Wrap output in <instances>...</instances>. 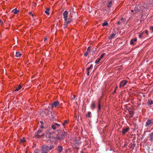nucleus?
Segmentation results:
<instances>
[{"mask_svg": "<svg viewBox=\"0 0 153 153\" xmlns=\"http://www.w3.org/2000/svg\"><path fill=\"white\" fill-rule=\"evenodd\" d=\"M29 14L31 15L32 16H33V14H32L31 12H29Z\"/></svg>", "mask_w": 153, "mask_h": 153, "instance_id": "38", "label": "nucleus"}, {"mask_svg": "<svg viewBox=\"0 0 153 153\" xmlns=\"http://www.w3.org/2000/svg\"><path fill=\"white\" fill-rule=\"evenodd\" d=\"M140 9H134V10L136 11V13L140 12V11H143V10L144 9V7L142 6H141L140 7Z\"/></svg>", "mask_w": 153, "mask_h": 153, "instance_id": "8", "label": "nucleus"}, {"mask_svg": "<svg viewBox=\"0 0 153 153\" xmlns=\"http://www.w3.org/2000/svg\"><path fill=\"white\" fill-rule=\"evenodd\" d=\"M117 87H117V85H116V87H115V90H116L117 89Z\"/></svg>", "mask_w": 153, "mask_h": 153, "instance_id": "40", "label": "nucleus"}, {"mask_svg": "<svg viewBox=\"0 0 153 153\" xmlns=\"http://www.w3.org/2000/svg\"><path fill=\"white\" fill-rule=\"evenodd\" d=\"M147 103L148 105H150L152 104L153 101L152 100H149L148 101Z\"/></svg>", "mask_w": 153, "mask_h": 153, "instance_id": "22", "label": "nucleus"}, {"mask_svg": "<svg viewBox=\"0 0 153 153\" xmlns=\"http://www.w3.org/2000/svg\"><path fill=\"white\" fill-rule=\"evenodd\" d=\"M25 141V138H23L21 139L20 140V143H24Z\"/></svg>", "mask_w": 153, "mask_h": 153, "instance_id": "26", "label": "nucleus"}, {"mask_svg": "<svg viewBox=\"0 0 153 153\" xmlns=\"http://www.w3.org/2000/svg\"><path fill=\"white\" fill-rule=\"evenodd\" d=\"M42 131L41 130H39L36 133H35V137L36 138H39L41 137L44 136L43 134H42Z\"/></svg>", "mask_w": 153, "mask_h": 153, "instance_id": "3", "label": "nucleus"}, {"mask_svg": "<svg viewBox=\"0 0 153 153\" xmlns=\"http://www.w3.org/2000/svg\"><path fill=\"white\" fill-rule=\"evenodd\" d=\"M62 146H58V148L57 149V150L59 152H60L62 151Z\"/></svg>", "mask_w": 153, "mask_h": 153, "instance_id": "17", "label": "nucleus"}, {"mask_svg": "<svg viewBox=\"0 0 153 153\" xmlns=\"http://www.w3.org/2000/svg\"><path fill=\"white\" fill-rule=\"evenodd\" d=\"M152 120H148L146 123V126H149L152 124Z\"/></svg>", "mask_w": 153, "mask_h": 153, "instance_id": "16", "label": "nucleus"}, {"mask_svg": "<svg viewBox=\"0 0 153 153\" xmlns=\"http://www.w3.org/2000/svg\"><path fill=\"white\" fill-rule=\"evenodd\" d=\"M46 137L50 138H51L52 137V134L48 131H46Z\"/></svg>", "mask_w": 153, "mask_h": 153, "instance_id": "10", "label": "nucleus"}, {"mask_svg": "<svg viewBox=\"0 0 153 153\" xmlns=\"http://www.w3.org/2000/svg\"><path fill=\"white\" fill-rule=\"evenodd\" d=\"M112 2L111 1H110L108 5V7L110 8L111 7V4H112Z\"/></svg>", "mask_w": 153, "mask_h": 153, "instance_id": "32", "label": "nucleus"}, {"mask_svg": "<svg viewBox=\"0 0 153 153\" xmlns=\"http://www.w3.org/2000/svg\"><path fill=\"white\" fill-rule=\"evenodd\" d=\"M130 130V128L129 127L127 126L126 127H124L122 129V134L124 135L127 132L129 131Z\"/></svg>", "mask_w": 153, "mask_h": 153, "instance_id": "5", "label": "nucleus"}, {"mask_svg": "<svg viewBox=\"0 0 153 153\" xmlns=\"http://www.w3.org/2000/svg\"><path fill=\"white\" fill-rule=\"evenodd\" d=\"M12 12L15 14H16L19 12V11L16 9V8H15L12 11Z\"/></svg>", "mask_w": 153, "mask_h": 153, "instance_id": "14", "label": "nucleus"}, {"mask_svg": "<svg viewBox=\"0 0 153 153\" xmlns=\"http://www.w3.org/2000/svg\"><path fill=\"white\" fill-rule=\"evenodd\" d=\"M95 107V104L94 102H93L91 105V108L92 109H94Z\"/></svg>", "mask_w": 153, "mask_h": 153, "instance_id": "21", "label": "nucleus"}, {"mask_svg": "<svg viewBox=\"0 0 153 153\" xmlns=\"http://www.w3.org/2000/svg\"><path fill=\"white\" fill-rule=\"evenodd\" d=\"M101 60V59H100V58H97L96 60L95 63L96 64H98Z\"/></svg>", "mask_w": 153, "mask_h": 153, "instance_id": "24", "label": "nucleus"}, {"mask_svg": "<svg viewBox=\"0 0 153 153\" xmlns=\"http://www.w3.org/2000/svg\"><path fill=\"white\" fill-rule=\"evenodd\" d=\"M137 39L136 38H134V39H131L130 42V44L131 45H133L134 44V42L137 41Z\"/></svg>", "mask_w": 153, "mask_h": 153, "instance_id": "15", "label": "nucleus"}, {"mask_svg": "<svg viewBox=\"0 0 153 153\" xmlns=\"http://www.w3.org/2000/svg\"><path fill=\"white\" fill-rule=\"evenodd\" d=\"M57 127L56 125H55V124L54 125H52V128L53 130H55L57 128Z\"/></svg>", "mask_w": 153, "mask_h": 153, "instance_id": "30", "label": "nucleus"}, {"mask_svg": "<svg viewBox=\"0 0 153 153\" xmlns=\"http://www.w3.org/2000/svg\"><path fill=\"white\" fill-rule=\"evenodd\" d=\"M144 32H145V33L147 34V35H148V32L147 31V30H145V31H144Z\"/></svg>", "mask_w": 153, "mask_h": 153, "instance_id": "36", "label": "nucleus"}, {"mask_svg": "<svg viewBox=\"0 0 153 153\" xmlns=\"http://www.w3.org/2000/svg\"><path fill=\"white\" fill-rule=\"evenodd\" d=\"M63 18L64 19L65 22L64 23V28H66L68 27V25L72 21V20L71 18V16H68V12L67 11H65L63 14Z\"/></svg>", "mask_w": 153, "mask_h": 153, "instance_id": "1", "label": "nucleus"}, {"mask_svg": "<svg viewBox=\"0 0 153 153\" xmlns=\"http://www.w3.org/2000/svg\"><path fill=\"white\" fill-rule=\"evenodd\" d=\"M131 12H134V10H131Z\"/></svg>", "mask_w": 153, "mask_h": 153, "instance_id": "43", "label": "nucleus"}, {"mask_svg": "<svg viewBox=\"0 0 153 153\" xmlns=\"http://www.w3.org/2000/svg\"><path fill=\"white\" fill-rule=\"evenodd\" d=\"M21 55V53L19 52H17L16 53L15 56L16 57H20Z\"/></svg>", "mask_w": 153, "mask_h": 153, "instance_id": "18", "label": "nucleus"}, {"mask_svg": "<svg viewBox=\"0 0 153 153\" xmlns=\"http://www.w3.org/2000/svg\"><path fill=\"white\" fill-rule=\"evenodd\" d=\"M91 49V48L90 47H88L87 51L85 52L84 53V56H87L88 53V52L90 51Z\"/></svg>", "mask_w": 153, "mask_h": 153, "instance_id": "12", "label": "nucleus"}, {"mask_svg": "<svg viewBox=\"0 0 153 153\" xmlns=\"http://www.w3.org/2000/svg\"><path fill=\"white\" fill-rule=\"evenodd\" d=\"M50 10V9L49 8H47L46 10L45 11V13L47 14V15H49L50 13L49 12V11Z\"/></svg>", "mask_w": 153, "mask_h": 153, "instance_id": "19", "label": "nucleus"}, {"mask_svg": "<svg viewBox=\"0 0 153 153\" xmlns=\"http://www.w3.org/2000/svg\"><path fill=\"white\" fill-rule=\"evenodd\" d=\"M128 82V81L126 80H122L120 83L119 84V87L121 88L124 86Z\"/></svg>", "mask_w": 153, "mask_h": 153, "instance_id": "4", "label": "nucleus"}, {"mask_svg": "<svg viewBox=\"0 0 153 153\" xmlns=\"http://www.w3.org/2000/svg\"><path fill=\"white\" fill-rule=\"evenodd\" d=\"M100 109H101V105H100V101H99L98 102V109L99 110H100Z\"/></svg>", "mask_w": 153, "mask_h": 153, "instance_id": "33", "label": "nucleus"}, {"mask_svg": "<svg viewBox=\"0 0 153 153\" xmlns=\"http://www.w3.org/2000/svg\"><path fill=\"white\" fill-rule=\"evenodd\" d=\"M105 55V54L104 53H102L100 55V58L101 59H102L104 57Z\"/></svg>", "mask_w": 153, "mask_h": 153, "instance_id": "34", "label": "nucleus"}, {"mask_svg": "<svg viewBox=\"0 0 153 153\" xmlns=\"http://www.w3.org/2000/svg\"><path fill=\"white\" fill-rule=\"evenodd\" d=\"M120 21H118L117 22V24L120 25Z\"/></svg>", "mask_w": 153, "mask_h": 153, "instance_id": "41", "label": "nucleus"}, {"mask_svg": "<svg viewBox=\"0 0 153 153\" xmlns=\"http://www.w3.org/2000/svg\"><path fill=\"white\" fill-rule=\"evenodd\" d=\"M55 125H56V126L58 127L57 128H58L60 126V125L59 124H58L57 123H55Z\"/></svg>", "mask_w": 153, "mask_h": 153, "instance_id": "35", "label": "nucleus"}, {"mask_svg": "<svg viewBox=\"0 0 153 153\" xmlns=\"http://www.w3.org/2000/svg\"><path fill=\"white\" fill-rule=\"evenodd\" d=\"M47 38L46 37H45L44 39V41L46 42V40H47Z\"/></svg>", "mask_w": 153, "mask_h": 153, "instance_id": "37", "label": "nucleus"}, {"mask_svg": "<svg viewBox=\"0 0 153 153\" xmlns=\"http://www.w3.org/2000/svg\"><path fill=\"white\" fill-rule=\"evenodd\" d=\"M153 133H151V134L152 135L153 134Z\"/></svg>", "mask_w": 153, "mask_h": 153, "instance_id": "44", "label": "nucleus"}, {"mask_svg": "<svg viewBox=\"0 0 153 153\" xmlns=\"http://www.w3.org/2000/svg\"><path fill=\"white\" fill-rule=\"evenodd\" d=\"M68 123L67 121L66 120H65L64 122L62 123V125L64 126V127Z\"/></svg>", "mask_w": 153, "mask_h": 153, "instance_id": "25", "label": "nucleus"}, {"mask_svg": "<svg viewBox=\"0 0 153 153\" xmlns=\"http://www.w3.org/2000/svg\"><path fill=\"white\" fill-rule=\"evenodd\" d=\"M93 65L91 64L89 67L87 68V74L88 75H89L90 74V70L91 69L93 68Z\"/></svg>", "mask_w": 153, "mask_h": 153, "instance_id": "9", "label": "nucleus"}, {"mask_svg": "<svg viewBox=\"0 0 153 153\" xmlns=\"http://www.w3.org/2000/svg\"><path fill=\"white\" fill-rule=\"evenodd\" d=\"M129 116L130 118L132 117L133 116L134 113L133 112L131 111H129Z\"/></svg>", "mask_w": 153, "mask_h": 153, "instance_id": "20", "label": "nucleus"}, {"mask_svg": "<svg viewBox=\"0 0 153 153\" xmlns=\"http://www.w3.org/2000/svg\"><path fill=\"white\" fill-rule=\"evenodd\" d=\"M40 123H41L40 126V128H44L43 122L42 121H40Z\"/></svg>", "mask_w": 153, "mask_h": 153, "instance_id": "31", "label": "nucleus"}, {"mask_svg": "<svg viewBox=\"0 0 153 153\" xmlns=\"http://www.w3.org/2000/svg\"><path fill=\"white\" fill-rule=\"evenodd\" d=\"M144 33V32H143L139 35V37L141 39L143 38V34Z\"/></svg>", "mask_w": 153, "mask_h": 153, "instance_id": "28", "label": "nucleus"}, {"mask_svg": "<svg viewBox=\"0 0 153 153\" xmlns=\"http://www.w3.org/2000/svg\"><path fill=\"white\" fill-rule=\"evenodd\" d=\"M108 25V23L107 22H104L102 24V26H107Z\"/></svg>", "mask_w": 153, "mask_h": 153, "instance_id": "27", "label": "nucleus"}, {"mask_svg": "<svg viewBox=\"0 0 153 153\" xmlns=\"http://www.w3.org/2000/svg\"><path fill=\"white\" fill-rule=\"evenodd\" d=\"M1 22V21L0 20V22Z\"/></svg>", "mask_w": 153, "mask_h": 153, "instance_id": "45", "label": "nucleus"}, {"mask_svg": "<svg viewBox=\"0 0 153 153\" xmlns=\"http://www.w3.org/2000/svg\"><path fill=\"white\" fill-rule=\"evenodd\" d=\"M91 112H88V114H86V117H91Z\"/></svg>", "mask_w": 153, "mask_h": 153, "instance_id": "29", "label": "nucleus"}, {"mask_svg": "<svg viewBox=\"0 0 153 153\" xmlns=\"http://www.w3.org/2000/svg\"><path fill=\"white\" fill-rule=\"evenodd\" d=\"M116 32H115L114 33H113L112 34H111L110 35V37L111 38H114L116 35Z\"/></svg>", "mask_w": 153, "mask_h": 153, "instance_id": "23", "label": "nucleus"}, {"mask_svg": "<svg viewBox=\"0 0 153 153\" xmlns=\"http://www.w3.org/2000/svg\"><path fill=\"white\" fill-rule=\"evenodd\" d=\"M67 136V134L65 131L61 132L59 133L57 135L56 137V140H57L58 141L62 139L63 137Z\"/></svg>", "mask_w": 153, "mask_h": 153, "instance_id": "2", "label": "nucleus"}, {"mask_svg": "<svg viewBox=\"0 0 153 153\" xmlns=\"http://www.w3.org/2000/svg\"><path fill=\"white\" fill-rule=\"evenodd\" d=\"M48 151H47L45 148L43 147V146L42 147V153H48Z\"/></svg>", "mask_w": 153, "mask_h": 153, "instance_id": "13", "label": "nucleus"}, {"mask_svg": "<svg viewBox=\"0 0 153 153\" xmlns=\"http://www.w3.org/2000/svg\"><path fill=\"white\" fill-rule=\"evenodd\" d=\"M151 29L153 30V27L152 26L151 27Z\"/></svg>", "mask_w": 153, "mask_h": 153, "instance_id": "42", "label": "nucleus"}, {"mask_svg": "<svg viewBox=\"0 0 153 153\" xmlns=\"http://www.w3.org/2000/svg\"><path fill=\"white\" fill-rule=\"evenodd\" d=\"M59 105V102L57 101H54L51 104V108H56L57 106Z\"/></svg>", "mask_w": 153, "mask_h": 153, "instance_id": "6", "label": "nucleus"}, {"mask_svg": "<svg viewBox=\"0 0 153 153\" xmlns=\"http://www.w3.org/2000/svg\"><path fill=\"white\" fill-rule=\"evenodd\" d=\"M22 86L20 85H18L17 87H16V89L15 90V91H18L19 90L21 89Z\"/></svg>", "mask_w": 153, "mask_h": 153, "instance_id": "11", "label": "nucleus"}, {"mask_svg": "<svg viewBox=\"0 0 153 153\" xmlns=\"http://www.w3.org/2000/svg\"><path fill=\"white\" fill-rule=\"evenodd\" d=\"M116 91L114 90L112 92V94H114V93H115L116 92Z\"/></svg>", "mask_w": 153, "mask_h": 153, "instance_id": "39", "label": "nucleus"}, {"mask_svg": "<svg viewBox=\"0 0 153 153\" xmlns=\"http://www.w3.org/2000/svg\"><path fill=\"white\" fill-rule=\"evenodd\" d=\"M43 147L45 148V149H46L47 151H49L53 148H54V146L53 145L51 146H50L49 147L48 146L45 145H44L43 146Z\"/></svg>", "mask_w": 153, "mask_h": 153, "instance_id": "7", "label": "nucleus"}]
</instances>
